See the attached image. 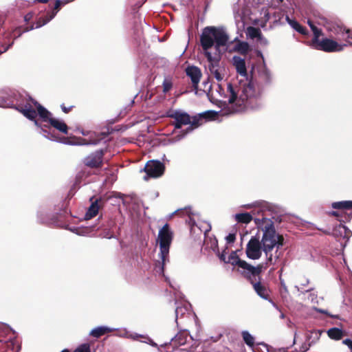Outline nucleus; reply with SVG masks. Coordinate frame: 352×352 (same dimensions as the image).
<instances>
[{
	"label": "nucleus",
	"mask_w": 352,
	"mask_h": 352,
	"mask_svg": "<svg viewBox=\"0 0 352 352\" xmlns=\"http://www.w3.org/2000/svg\"><path fill=\"white\" fill-rule=\"evenodd\" d=\"M158 239L160 242V258L162 261V269L168 260L169 249L173 239V232L170 230L168 223H166L159 231Z\"/></svg>",
	"instance_id": "obj_5"
},
{
	"label": "nucleus",
	"mask_w": 352,
	"mask_h": 352,
	"mask_svg": "<svg viewBox=\"0 0 352 352\" xmlns=\"http://www.w3.org/2000/svg\"><path fill=\"white\" fill-rule=\"evenodd\" d=\"M202 120L201 114L190 117V122L188 124L190 126L186 129L184 134L188 133L199 127L202 124Z\"/></svg>",
	"instance_id": "obj_21"
},
{
	"label": "nucleus",
	"mask_w": 352,
	"mask_h": 352,
	"mask_svg": "<svg viewBox=\"0 0 352 352\" xmlns=\"http://www.w3.org/2000/svg\"><path fill=\"white\" fill-rule=\"evenodd\" d=\"M109 135V132H101V133H92L89 139L87 140L84 138H80V142L78 143L79 145H86V144H94L96 145L100 143V142L104 138H106Z\"/></svg>",
	"instance_id": "obj_15"
},
{
	"label": "nucleus",
	"mask_w": 352,
	"mask_h": 352,
	"mask_svg": "<svg viewBox=\"0 0 352 352\" xmlns=\"http://www.w3.org/2000/svg\"><path fill=\"white\" fill-rule=\"evenodd\" d=\"M261 241H262V242H263V241H264V235H263V237H262V240H261Z\"/></svg>",
	"instance_id": "obj_57"
},
{
	"label": "nucleus",
	"mask_w": 352,
	"mask_h": 352,
	"mask_svg": "<svg viewBox=\"0 0 352 352\" xmlns=\"http://www.w3.org/2000/svg\"><path fill=\"white\" fill-rule=\"evenodd\" d=\"M94 199V197H92L90 199V201H91V204L88 208L86 213H85V219H91L93 217H96L100 208H102L105 204L104 199L100 197L98 199H96L94 201H93Z\"/></svg>",
	"instance_id": "obj_13"
},
{
	"label": "nucleus",
	"mask_w": 352,
	"mask_h": 352,
	"mask_svg": "<svg viewBox=\"0 0 352 352\" xmlns=\"http://www.w3.org/2000/svg\"><path fill=\"white\" fill-rule=\"evenodd\" d=\"M311 346V343L309 342L304 343L300 348L298 351L296 352H306L309 347ZM265 348L267 349V352H277L276 350L273 349L271 347H269L267 344H265ZM278 352H284L283 349H279Z\"/></svg>",
	"instance_id": "obj_30"
},
{
	"label": "nucleus",
	"mask_w": 352,
	"mask_h": 352,
	"mask_svg": "<svg viewBox=\"0 0 352 352\" xmlns=\"http://www.w3.org/2000/svg\"><path fill=\"white\" fill-rule=\"evenodd\" d=\"M307 23L314 34L311 43L313 48L326 52H341L349 45L352 46V30L340 25L334 26L331 32L336 36L335 40L329 38L320 39L322 35V30L314 25L311 21Z\"/></svg>",
	"instance_id": "obj_3"
},
{
	"label": "nucleus",
	"mask_w": 352,
	"mask_h": 352,
	"mask_svg": "<svg viewBox=\"0 0 352 352\" xmlns=\"http://www.w3.org/2000/svg\"><path fill=\"white\" fill-rule=\"evenodd\" d=\"M31 100L33 99L30 98V100L28 102H26L23 107L20 105L16 106L14 104L9 107L17 110L18 111L21 113L25 118L32 121H34V124L36 126H38V121L36 120L37 117L36 111L35 110V107Z\"/></svg>",
	"instance_id": "obj_9"
},
{
	"label": "nucleus",
	"mask_w": 352,
	"mask_h": 352,
	"mask_svg": "<svg viewBox=\"0 0 352 352\" xmlns=\"http://www.w3.org/2000/svg\"><path fill=\"white\" fill-rule=\"evenodd\" d=\"M242 337L247 345L249 346H253L254 344V337L246 331L242 332Z\"/></svg>",
	"instance_id": "obj_32"
},
{
	"label": "nucleus",
	"mask_w": 352,
	"mask_h": 352,
	"mask_svg": "<svg viewBox=\"0 0 352 352\" xmlns=\"http://www.w3.org/2000/svg\"><path fill=\"white\" fill-rule=\"evenodd\" d=\"M188 333L187 331H179L172 340L169 345L166 344V346H169L172 344L175 346H182L184 345L187 342Z\"/></svg>",
	"instance_id": "obj_17"
},
{
	"label": "nucleus",
	"mask_w": 352,
	"mask_h": 352,
	"mask_svg": "<svg viewBox=\"0 0 352 352\" xmlns=\"http://www.w3.org/2000/svg\"><path fill=\"white\" fill-rule=\"evenodd\" d=\"M8 47H6L3 48V50H0V54L3 53V52H6L8 50Z\"/></svg>",
	"instance_id": "obj_50"
},
{
	"label": "nucleus",
	"mask_w": 352,
	"mask_h": 352,
	"mask_svg": "<svg viewBox=\"0 0 352 352\" xmlns=\"http://www.w3.org/2000/svg\"><path fill=\"white\" fill-rule=\"evenodd\" d=\"M54 17V14H48L47 13L45 15L41 16L38 17L36 22V28H41L44 25L47 24L49 21H50ZM34 28V25L32 24L30 26L26 27H19L14 30L15 34H18L17 36H20L22 33L28 32L30 30H32Z\"/></svg>",
	"instance_id": "obj_11"
},
{
	"label": "nucleus",
	"mask_w": 352,
	"mask_h": 352,
	"mask_svg": "<svg viewBox=\"0 0 352 352\" xmlns=\"http://www.w3.org/2000/svg\"><path fill=\"white\" fill-rule=\"evenodd\" d=\"M63 5V1L60 0H56L54 4V7L52 11L48 12V14H54V16L56 15L57 12L60 10V6Z\"/></svg>",
	"instance_id": "obj_36"
},
{
	"label": "nucleus",
	"mask_w": 352,
	"mask_h": 352,
	"mask_svg": "<svg viewBox=\"0 0 352 352\" xmlns=\"http://www.w3.org/2000/svg\"><path fill=\"white\" fill-rule=\"evenodd\" d=\"M314 294H310V297L311 298V300H314Z\"/></svg>",
	"instance_id": "obj_54"
},
{
	"label": "nucleus",
	"mask_w": 352,
	"mask_h": 352,
	"mask_svg": "<svg viewBox=\"0 0 352 352\" xmlns=\"http://www.w3.org/2000/svg\"><path fill=\"white\" fill-rule=\"evenodd\" d=\"M286 21L289 24V25L298 32L303 35H307L308 34L306 28L300 25L296 21L289 19L288 16H286Z\"/></svg>",
	"instance_id": "obj_22"
},
{
	"label": "nucleus",
	"mask_w": 352,
	"mask_h": 352,
	"mask_svg": "<svg viewBox=\"0 0 352 352\" xmlns=\"http://www.w3.org/2000/svg\"><path fill=\"white\" fill-rule=\"evenodd\" d=\"M62 111L65 113H68L69 111L72 110V109L74 107V106H70L69 107H67L65 106L64 104H61L60 106Z\"/></svg>",
	"instance_id": "obj_40"
},
{
	"label": "nucleus",
	"mask_w": 352,
	"mask_h": 352,
	"mask_svg": "<svg viewBox=\"0 0 352 352\" xmlns=\"http://www.w3.org/2000/svg\"><path fill=\"white\" fill-rule=\"evenodd\" d=\"M202 119L212 120L216 118L217 113L214 111H207L203 113H200Z\"/></svg>",
	"instance_id": "obj_34"
},
{
	"label": "nucleus",
	"mask_w": 352,
	"mask_h": 352,
	"mask_svg": "<svg viewBox=\"0 0 352 352\" xmlns=\"http://www.w3.org/2000/svg\"><path fill=\"white\" fill-rule=\"evenodd\" d=\"M227 263L237 266L238 270L247 278L253 285L254 290L263 298H264V286L261 285V273L263 266L259 264L254 267L246 261L241 260L236 252L232 251L228 256Z\"/></svg>",
	"instance_id": "obj_4"
},
{
	"label": "nucleus",
	"mask_w": 352,
	"mask_h": 352,
	"mask_svg": "<svg viewBox=\"0 0 352 352\" xmlns=\"http://www.w3.org/2000/svg\"><path fill=\"white\" fill-rule=\"evenodd\" d=\"M327 334L329 338L334 340H340L342 337V331L338 328H332L328 330Z\"/></svg>",
	"instance_id": "obj_29"
},
{
	"label": "nucleus",
	"mask_w": 352,
	"mask_h": 352,
	"mask_svg": "<svg viewBox=\"0 0 352 352\" xmlns=\"http://www.w3.org/2000/svg\"><path fill=\"white\" fill-rule=\"evenodd\" d=\"M235 219L239 223H248L252 221V217L248 212L239 213L235 215Z\"/></svg>",
	"instance_id": "obj_27"
},
{
	"label": "nucleus",
	"mask_w": 352,
	"mask_h": 352,
	"mask_svg": "<svg viewBox=\"0 0 352 352\" xmlns=\"http://www.w3.org/2000/svg\"><path fill=\"white\" fill-rule=\"evenodd\" d=\"M316 310L319 312V313H322V314H327L329 315L330 317L331 318H335L334 316H332V315H330L328 314L327 311L324 310V309H316Z\"/></svg>",
	"instance_id": "obj_45"
},
{
	"label": "nucleus",
	"mask_w": 352,
	"mask_h": 352,
	"mask_svg": "<svg viewBox=\"0 0 352 352\" xmlns=\"http://www.w3.org/2000/svg\"><path fill=\"white\" fill-rule=\"evenodd\" d=\"M106 151L98 149L89 153L82 160L83 164L91 169H100L104 164V156Z\"/></svg>",
	"instance_id": "obj_6"
},
{
	"label": "nucleus",
	"mask_w": 352,
	"mask_h": 352,
	"mask_svg": "<svg viewBox=\"0 0 352 352\" xmlns=\"http://www.w3.org/2000/svg\"><path fill=\"white\" fill-rule=\"evenodd\" d=\"M228 91L230 93V96L228 100L230 104L234 103L237 99V93L234 91L233 86L231 83L228 85Z\"/></svg>",
	"instance_id": "obj_33"
},
{
	"label": "nucleus",
	"mask_w": 352,
	"mask_h": 352,
	"mask_svg": "<svg viewBox=\"0 0 352 352\" xmlns=\"http://www.w3.org/2000/svg\"><path fill=\"white\" fill-rule=\"evenodd\" d=\"M265 21H266L268 19V18H269V13H266L265 12Z\"/></svg>",
	"instance_id": "obj_51"
},
{
	"label": "nucleus",
	"mask_w": 352,
	"mask_h": 352,
	"mask_svg": "<svg viewBox=\"0 0 352 352\" xmlns=\"http://www.w3.org/2000/svg\"><path fill=\"white\" fill-rule=\"evenodd\" d=\"M190 232H195V220H192L190 219Z\"/></svg>",
	"instance_id": "obj_44"
},
{
	"label": "nucleus",
	"mask_w": 352,
	"mask_h": 352,
	"mask_svg": "<svg viewBox=\"0 0 352 352\" xmlns=\"http://www.w3.org/2000/svg\"><path fill=\"white\" fill-rule=\"evenodd\" d=\"M167 117L174 120L172 125L175 129H181L183 126L188 125L190 122V116L179 110H170L167 112Z\"/></svg>",
	"instance_id": "obj_7"
},
{
	"label": "nucleus",
	"mask_w": 352,
	"mask_h": 352,
	"mask_svg": "<svg viewBox=\"0 0 352 352\" xmlns=\"http://www.w3.org/2000/svg\"><path fill=\"white\" fill-rule=\"evenodd\" d=\"M32 103L34 104L35 108L36 109L37 111V116L38 115L39 117L44 121V122H50V119L52 118L50 117L51 113L46 109L44 107H43L40 103H38L37 101L34 100H31Z\"/></svg>",
	"instance_id": "obj_16"
},
{
	"label": "nucleus",
	"mask_w": 352,
	"mask_h": 352,
	"mask_svg": "<svg viewBox=\"0 0 352 352\" xmlns=\"http://www.w3.org/2000/svg\"><path fill=\"white\" fill-rule=\"evenodd\" d=\"M234 65L236 67V72L241 76H247V69L245 66V62L244 59L241 58L239 56H234Z\"/></svg>",
	"instance_id": "obj_19"
},
{
	"label": "nucleus",
	"mask_w": 352,
	"mask_h": 352,
	"mask_svg": "<svg viewBox=\"0 0 352 352\" xmlns=\"http://www.w3.org/2000/svg\"><path fill=\"white\" fill-rule=\"evenodd\" d=\"M283 1V0H272V6L279 7Z\"/></svg>",
	"instance_id": "obj_42"
},
{
	"label": "nucleus",
	"mask_w": 352,
	"mask_h": 352,
	"mask_svg": "<svg viewBox=\"0 0 352 352\" xmlns=\"http://www.w3.org/2000/svg\"><path fill=\"white\" fill-rule=\"evenodd\" d=\"M331 207L337 210H351L352 209V201H336L331 204Z\"/></svg>",
	"instance_id": "obj_24"
},
{
	"label": "nucleus",
	"mask_w": 352,
	"mask_h": 352,
	"mask_svg": "<svg viewBox=\"0 0 352 352\" xmlns=\"http://www.w3.org/2000/svg\"><path fill=\"white\" fill-rule=\"evenodd\" d=\"M111 329L107 327H98L91 330L89 335L94 338H99L102 336L111 332Z\"/></svg>",
	"instance_id": "obj_23"
},
{
	"label": "nucleus",
	"mask_w": 352,
	"mask_h": 352,
	"mask_svg": "<svg viewBox=\"0 0 352 352\" xmlns=\"http://www.w3.org/2000/svg\"><path fill=\"white\" fill-rule=\"evenodd\" d=\"M331 214L333 215V216H335V217H338V212L333 211V212H331Z\"/></svg>",
	"instance_id": "obj_49"
},
{
	"label": "nucleus",
	"mask_w": 352,
	"mask_h": 352,
	"mask_svg": "<svg viewBox=\"0 0 352 352\" xmlns=\"http://www.w3.org/2000/svg\"><path fill=\"white\" fill-rule=\"evenodd\" d=\"M261 246L258 238L254 236L247 244L246 255L249 258L258 259L261 256Z\"/></svg>",
	"instance_id": "obj_10"
},
{
	"label": "nucleus",
	"mask_w": 352,
	"mask_h": 352,
	"mask_svg": "<svg viewBox=\"0 0 352 352\" xmlns=\"http://www.w3.org/2000/svg\"><path fill=\"white\" fill-rule=\"evenodd\" d=\"M321 331L320 330H315L310 333V335L307 336V342H309L311 344L316 343L321 336Z\"/></svg>",
	"instance_id": "obj_31"
},
{
	"label": "nucleus",
	"mask_w": 352,
	"mask_h": 352,
	"mask_svg": "<svg viewBox=\"0 0 352 352\" xmlns=\"http://www.w3.org/2000/svg\"><path fill=\"white\" fill-rule=\"evenodd\" d=\"M234 50L242 55H246L250 50V46L247 42L238 41L235 45Z\"/></svg>",
	"instance_id": "obj_25"
},
{
	"label": "nucleus",
	"mask_w": 352,
	"mask_h": 352,
	"mask_svg": "<svg viewBox=\"0 0 352 352\" xmlns=\"http://www.w3.org/2000/svg\"><path fill=\"white\" fill-rule=\"evenodd\" d=\"M210 230L211 226H208V228H207L204 231V245H206L208 248L212 249V250L215 251L216 249L218 248V241L214 236H208V233L210 231Z\"/></svg>",
	"instance_id": "obj_18"
},
{
	"label": "nucleus",
	"mask_w": 352,
	"mask_h": 352,
	"mask_svg": "<svg viewBox=\"0 0 352 352\" xmlns=\"http://www.w3.org/2000/svg\"><path fill=\"white\" fill-rule=\"evenodd\" d=\"M261 216H262V217H261V219L260 220L262 221H264V215L262 214Z\"/></svg>",
	"instance_id": "obj_55"
},
{
	"label": "nucleus",
	"mask_w": 352,
	"mask_h": 352,
	"mask_svg": "<svg viewBox=\"0 0 352 352\" xmlns=\"http://www.w3.org/2000/svg\"><path fill=\"white\" fill-rule=\"evenodd\" d=\"M49 123L58 131L64 134L68 133V126L63 121L52 118L50 119Z\"/></svg>",
	"instance_id": "obj_20"
},
{
	"label": "nucleus",
	"mask_w": 352,
	"mask_h": 352,
	"mask_svg": "<svg viewBox=\"0 0 352 352\" xmlns=\"http://www.w3.org/2000/svg\"><path fill=\"white\" fill-rule=\"evenodd\" d=\"M186 75L190 77L193 88L195 89H197L198 85L202 76L201 69L196 66H188L186 69Z\"/></svg>",
	"instance_id": "obj_14"
},
{
	"label": "nucleus",
	"mask_w": 352,
	"mask_h": 352,
	"mask_svg": "<svg viewBox=\"0 0 352 352\" xmlns=\"http://www.w3.org/2000/svg\"><path fill=\"white\" fill-rule=\"evenodd\" d=\"M163 92H168L173 87V83L170 80L165 79L162 83Z\"/></svg>",
	"instance_id": "obj_37"
},
{
	"label": "nucleus",
	"mask_w": 352,
	"mask_h": 352,
	"mask_svg": "<svg viewBox=\"0 0 352 352\" xmlns=\"http://www.w3.org/2000/svg\"><path fill=\"white\" fill-rule=\"evenodd\" d=\"M265 81H266V80H267V76H268V73H267V70H266V69H265Z\"/></svg>",
	"instance_id": "obj_52"
},
{
	"label": "nucleus",
	"mask_w": 352,
	"mask_h": 352,
	"mask_svg": "<svg viewBox=\"0 0 352 352\" xmlns=\"http://www.w3.org/2000/svg\"><path fill=\"white\" fill-rule=\"evenodd\" d=\"M280 283H281V288H282V289H283L285 292H287V287H286V285H285V283H284L283 280H281V281H280Z\"/></svg>",
	"instance_id": "obj_47"
},
{
	"label": "nucleus",
	"mask_w": 352,
	"mask_h": 352,
	"mask_svg": "<svg viewBox=\"0 0 352 352\" xmlns=\"http://www.w3.org/2000/svg\"><path fill=\"white\" fill-rule=\"evenodd\" d=\"M144 170L148 177L157 178L164 175L165 166L159 160H149L146 164Z\"/></svg>",
	"instance_id": "obj_8"
},
{
	"label": "nucleus",
	"mask_w": 352,
	"mask_h": 352,
	"mask_svg": "<svg viewBox=\"0 0 352 352\" xmlns=\"http://www.w3.org/2000/svg\"><path fill=\"white\" fill-rule=\"evenodd\" d=\"M236 235L235 234L230 233L226 236V241L228 243H232L235 241Z\"/></svg>",
	"instance_id": "obj_38"
},
{
	"label": "nucleus",
	"mask_w": 352,
	"mask_h": 352,
	"mask_svg": "<svg viewBox=\"0 0 352 352\" xmlns=\"http://www.w3.org/2000/svg\"><path fill=\"white\" fill-rule=\"evenodd\" d=\"M74 352H91L90 344L89 343L82 344Z\"/></svg>",
	"instance_id": "obj_35"
},
{
	"label": "nucleus",
	"mask_w": 352,
	"mask_h": 352,
	"mask_svg": "<svg viewBox=\"0 0 352 352\" xmlns=\"http://www.w3.org/2000/svg\"><path fill=\"white\" fill-rule=\"evenodd\" d=\"M343 344L348 346V347L350 349L351 351L352 352V341L349 339H345L343 340Z\"/></svg>",
	"instance_id": "obj_43"
},
{
	"label": "nucleus",
	"mask_w": 352,
	"mask_h": 352,
	"mask_svg": "<svg viewBox=\"0 0 352 352\" xmlns=\"http://www.w3.org/2000/svg\"><path fill=\"white\" fill-rule=\"evenodd\" d=\"M49 1V0H35L34 2L46 3Z\"/></svg>",
	"instance_id": "obj_48"
},
{
	"label": "nucleus",
	"mask_w": 352,
	"mask_h": 352,
	"mask_svg": "<svg viewBox=\"0 0 352 352\" xmlns=\"http://www.w3.org/2000/svg\"><path fill=\"white\" fill-rule=\"evenodd\" d=\"M267 301V303L265 302V307H275L276 309H277L276 305L274 304V302L270 300V299H267V295L265 294V301Z\"/></svg>",
	"instance_id": "obj_39"
},
{
	"label": "nucleus",
	"mask_w": 352,
	"mask_h": 352,
	"mask_svg": "<svg viewBox=\"0 0 352 352\" xmlns=\"http://www.w3.org/2000/svg\"><path fill=\"white\" fill-rule=\"evenodd\" d=\"M219 258H220V260H221V261H224L225 263H226V262H227V261H226V255H225V254H223V253H222V254H221L219 255Z\"/></svg>",
	"instance_id": "obj_46"
},
{
	"label": "nucleus",
	"mask_w": 352,
	"mask_h": 352,
	"mask_svg": "<svg viewBox=\"0 0 352 352\" xmlns=\"http://www.w3.org/2000/svg\"><path fill=\"white\" fill-rule=\"evenodd\" d=\"M259 56L264 60V57H263V54L261 52H259Z\"/></svg>",
	"instance_id": "obj_53"
},
{
	"label": "nucleus",
	"mask_w": 352,
	"mask_h": 352,
	"mask_svg": "<svg viewBox=\"0 0 352 352\" xmlns=\"http://www.w3.org/2000/svg\"><path fill=\"white\" fill-rule=\"evenodd\" d=\"M33 16H34V14L32 12H28V14H26L24 16V21L25 22L28 23L33 19Z\"/></svg>",
	"instance_id": "obj_41"
},
{
	"label": "nucleus",
	"mask_w": 352,
	"mask_h": 352,
	"mask_svg": "<svg viewBox=\"0 0 352 352\" xmlns=\"http://www.w3.org/2000/svg\"><path fill=\"white\" fill-rule=\"evenodd\" d=\"M61 352H69V351L68 349H64Z\"/></svg>",
	"instance_id": "obj_56"
},
{
	"label": "nucleus",
	"mask_w": 352,
	"mask_h": 352,
	"mask_svg": "<svg viewBox=\"0 0 352 352\" xmlns=\"http://www.w3.org/2000/svg\"><path fill=\"white\" fill-rule=\"evenodd\" d=\"M247 36L252 39L258 38H261V32L259 28L250 26L247 28Z\"/></svg>",
	"instance_id": "obj_26"
},
{
	"label": "nucleus",
	"mask_w": 352,
	"mask_h": 352,
	"mask_svg": "<svg viewBox=\"0 0 352 352\" xmlns=\"http://www.w3.org/2000/svg\"><path fill=\"white\" fill-rule=\"evenodd\" d=\"M283 209L278 205L265 201V265H274L279 257L278 249L284 238L275 230V225L282 221Z\"/></svg>",
	"instance_id": "obj_1"
},
{
	"label": "nucleus",
	"mask_w": 352,
	"mask_h": 352,
	"mask_svg": "<svg viewBox=\"0 0 352 352\" xmlns=\"http://www.w3.org/2000/svg\"><path fill=\"white\" fill-rule=\"evenodd\" d=\"M228 40L229 36L223 27L207 26L203 29L200 36L201 46L209 62V71L219 82L223 79L217 69L219 60L214 58L208 50L214 45L216 51H219L220 47L226 46Z\"/></svg>",
	"instance_id": "obj_2"
},
{
	"label": "nucleus",
	"mask_w": 352,
	"mask_h": 352,
	"mask_svg": "<svg viewBox=\"0 0 352 352\" xmlns=\"http://www.w3.org/2000/svg\"><path fill=\"white\" fill-rule=\"evenodd\" d=\"M261 96V91L258 86L253 80H250L248 84L243 87V94L240 96V100L243 102L251 98H256Z\"/></svg>",
	"instance_id": "obj_12"
},
{
	"label": "nucleus",
	"mask_w": 352,
	"mask_h": 352,
	"mask_svg": "<svg viewBox=\"0 0 352 352\" xmlns=\"http://www.w3.org/2000/svg\"><path fill=\"white\" fill-rule=\"evenodd\" d=\"M337 230L340 234V236L344 239H349L350 236H351V230L345 226L341 223L337 227Z\"/></svg>",
	"instance_id": "obj_28"
}]
</instances>
